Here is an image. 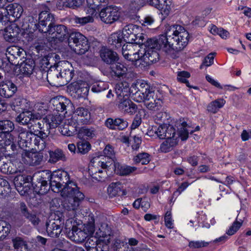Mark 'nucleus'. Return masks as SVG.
<instances>
[{
  "mask_svg": "<svg viewBox=\"0 0 251 251\" xmlns=\"http://www.w3.org/2000/svg\"><path fill=\"white\" fill-rule=\"evenodd\" d=\"M165 34L147 40L143 45L144 52L141 55L139 66L142 64V62L147 65L156 62L159 59L158 50H162L167 54L174 51L172 40L176 43L179 49H183L188 44L189 33L181 25H173L167 26Z\"/></svg>",
  "mask_w": 251,
  "mask_h": 251,
  "instance_id": "1",
  "label": "nucleus"
},
{
  "mask_svg": "<svg viewBox=\"0 0 251 251\" xmlns=\"http://www.w3.org/2000/svg\"><path fill=\"white\" fill-rule=\"evenodd\" d=\"M51 190L55 193L61 192L64 198L62 205L68 211V216L73 218L79 214L80 204L84 198V195L77 184L70 180L68 172L59 170L54 172L51 177Z\"/></svg>",
  "mask_w": 251,
  "mask_h": 251,
  "instance_id": "2",
  "label": "nucleus"
},
{
  "mask_svg": "<svg viewBox=\"0 0 251 251\" xmlns=\"http://www.w3.org/2000/svg\"><path fill=\"white\" fill-rule=\"evenodd\" d=\"M105 157L109 160L102 158V156L94 157L89 163L88 173L92 180L102 181L108 176L107 171L112 164L111 158L114 156L113 149L110 145H107L103 151Z\"/></svg>",
  "mask_w": 251,
  "mask_h": 251,
  "instance_id": "3",
  "label": "nucleus"
},
{
  "mask_svg": "<svg viewBox=\"0 0 251 251\" xmlns=\"http://www.w3.org/2000/svg\"><path fill=\"white\" fill-rule=\"evenodd\" d=\"M87 224L82 225L76 218L69 217L65 224L66 229H71L68 236L72 240L76 243L83 242L87 237L92 236L95 230V220L91 216Z\"/></svg>",
  "mask_w": 251,
  "mask_h": 251,
  "instance_id": "4",
  "label": "nucleus"
},
{
  "mask_svg": "<svg viewBox=\"0 0 251 251\" xmlns=\"http://www.w3.org/2000/svg\"><path fill=\"white\" fill-rule=\"evenodd\" d=\"M140 26L129 24L126 25L122 32H117L112 34L109 38V43L115 48H120L123 41L125 42H143L144 35L141 33Z\"/></svg>",
  "mask_w": 251,
  "mask_h": 251,
  "instance_id": "5",
  "label": "nucleus"
},
{
  "mask_svg": "<svg viewBox=\"0 0 251 251\" xmlns=\"http://www.w3.org/2000/svg\"><path fill=\"white\" fill-rule=\"evenodd\" d=\"M138 88V91L134 93L133 100L134 101L145 102V106L150 110H154L161 105L160 100L154 98V92L148 83L142 82Z\"/></svg>",
  "mask_w": 251,
  "mask_h": 251,
  "instance_id": "6",
  "label": "nucleus"
},
{
  "mask_svg": "<svg viewBox=\"0 0 251 251\" xmlns=\"http://www.w3.org/2000/svg\"><path fill=\"white\" fill-rule=\"evenodd\" d=\"M141 42H126L122 47V52L125 59L134 62L135 65H139L141 55L144 52L143 45Z\"/></svg>",
  "mask_w": 251,
  "mask_h": 251,
  "instance_id": "7",
  "label": "nucleus"
},
{
  "mask_svg": "<svg viewBox=\"0 0 251 251\" xmlns=\"http://www.w3.org/2000/svg\"><path fill=\"white\" fill-rule=\"evenodd\" d=\"M68 40L70 48L76 54H84L89 48L87 38L80 32H72Z\"/></svg>",
  "mask_w": 251,
  "mask_h": 251,
  "instance_id": "8",
  "label": "nucleus"
},
{
  "mask_svg": "<svg viewBox=\"0 0 251 251\" xmlns=\"http://www.w3.org/2000/svg\"><path fill=\"white\" fill-rule=\"evenodd\" d=\"M64 226L63 218L56 215H51L46 223L47 235L53 238L59 237Z\"/></svg>",
  "mask_w": 251,
  "mask_h": 251,
  "instance_id": "9",
  "label": "nucleus"
},
{
  "mask_svg": "<svg viewBox=\"0 0 251 251\" xmlns=\"http://www.w3.org/2000/svg\"><path fill=\"white\" fill-rule=\"evenodd\" d=\"M14 124L10 120L0 121V140L4 141L5 146H10V149L14 150V138L10 133L14 129Z\"/></svg>",
  "mask_w": 251,
  "mask_h": 251,
  "instance_id": "10",
  "label": "nucleus"
},
{
  "mask_svg": "<svg viewBox=\"0 0 251 251\" xmlns=\"http://www.w3.org/2000/svg\"><path fill=\"white\" fill-rule=\"evenodd\" d=\"M61 66L62 68L57 67V70L59 73L56 75L58 79V85L63 86L72 80L75 75V71L73 67L68 61L61 62Z\"/></svg>",
  "mask_w": 251,
  "mask_h": 251,
  "instance_id": "11",
  "label": "nucleus"
},
{
  "mask_svg": "<svg viewBox=\"0 0 251 251\" xmlns=\"http://www.w3.org/2000/svg\"><path fill=\"white\" fill-rule=\"evenodd\" d=\"M121 13L119 8L109 5L102 8L99 13L100 20L106 24H112L119 20Z\"/></svg>",
  "mask_w": 251,
  "mask_h": 251,
  "instance_id": "12",
  "label": "nucleus"
},
{
  "mask_svg": "<svg viewBox=\"0 0 251 251\" xmlns=\"http://www.w3.org/2000/svg\"><path fill=\"white\" fill-rule=\"evenodd\" d=\"M32 180V177L27 175H18L14 178L15 187L21 195L28 194L31 191Z\"/></svg>",
  "mask_w": 251,
  "mask_h": 251,
  "instance_id": "13",
  "label": "nucleus"
},
{
  "mask_svg": "<svg viewBox=\"0 0 251 251\" xmlns=\"http://www.w3.org/2000/svg\"><path fill=\"white\" fill-rule=\"evenodd\" d=\"M141 82H138L136 84H132L131 87L127 82H122L118 83L115 87V92L117 95V99H122L126 97H129L130 93L132 94V99L134 93L138 91L139 84Z\"/></svg>",
  "mask_w": 251,
  "mask_h": 251,
  "instance_id": "14",
  "label": "nucleus"
},
{
  "mask_svg": "<svg viewBox=\"0 0 251 251\" xmlns=\"http://www.w3.org/2000/svg\"><path fill=\"white\" fill-rule=\"evenodd\" d=\"M82 119H80L81 121ZM78 121L79 120L75 116H72L67 121L65 120L63 125H61L59 127L60 132L63 135L71 136L77 133L78 129Z\"/></svg>",
  "mask_w": 251,
  "mask_h": 251,
  "instance_id": "15",
  "label": "nucleus"
},
{
  "mask_svg": "<svg viewBox=\"0 0 251 251\" xmlns=\"http://www.w3.org/2000/svg\"><path fill=\"white\" fill-rule=\"evenodd\" d=\"M59 170L53 171L52 173L48 170L44 171L42 174L41 177L36 184L37 188L35 191L40 195H44L47 193L50 188L51 189V177L54 172Z\"/></svg>",
  "mask_w": 251,
  "mask_h": 251,
  "instance_id": "16",
  "label": "nucleus"
},
{
  "mask_svg": "<svg viewBox=\"0 0 251 251\" xmlns=\"http://www.w3.org/2000/svg\"><path fill=\"white\" fill-rule=\"evenodd\" d=\"M116 105L119 110L125 114L132 115L137 110V106L133 102L129 97L116 99Z\"/></svg>",
  "mask_w": 251,
  "mask_h": 251,
  "instance_id": "17",
  "label": "nucleus"
},
{
  "mask_svg": "<svg viewBox=\"0 0 251 251\" xmlns=\"http://www.w3.org/2000/svg\"><path fill=\"white\" fill-rule=\"evenodd\" d=\"M49 29L46 33L51 35L52 38L62 41L68 37V30L64 25H55L54 23L49 24Z\"/></svg>",
  "mask_w": 251,
  "mask_h": 251,
  "instance_id": "18",
  "label": "nucleus"
},
{
  "mask_svg": "<svg viewBox=\"0 0 251 251\" xmlns=\"http://www.w3.org/2000/svg\"><path fill=\"white\" fill-rule=\"evenodd\" d=\"M18 145L21 148H32V141L35 134L23 127L18 128Z\"/></svg>",
  "mask_w": 251,
  "mask_h": 251,
  "instance_id": "19",
  "label": "nucleus"
},
{
  "mask_svg": "<svg viewBox=\"0 0 251 251\" xmlns=\"http://www.w3.org/2000/svg\"><path fill=\"white\" fill-rule=\"evenodd\" d=\"M54 21L53 15L47 11H42L39 15V22L37 24H35V26L40 32L46 33L49 29V25L47 26L48 23H53Z\"/></svg>",
  "mask_w": 251,
  "mask_h": 251,
  "instance_id": "20",
  "label": "nucleus"
},
{
  "mask_svg": "<svg viewBox=\"0 0 251 251\" xmlns=\"http://www.w3.org/2000/svg\"><path fill=\"white\" fill-rule=\"evenodd\" d=\"M43 159V155L37 152L25 151L22 154V160L26 165H38Z\"/></svg>",
  "mask_w": 251,
  "mask_h": 251,
  "instance_id": "21",
  "label": "nucleus"
},
{
  "mask_svg": "<svg viewBox=\"0 0 251 251\" xmlns=\"http://www.w3.org/2000/svg\"><path fill=\"white\" fill-rule=\"evenodd\" d=\"M107 191L110 198L126 196L127 194L124 184L119 181L111 183L107 187Z\"/></svg>",
  "mask_w": 251,
  "mask_h": 251,
  "instance_id": "22",
  "label": "nucleus"
},
{
  "mask_svg": "<svg viewBox=\"0 0 251 251\" xmlns=\"http://www.w3.org/2000/svg\"><path fill=\"white\" fill-rule=\"evenodd\" d=\"M64 119L63 115L54 112L53 114L48 115L44 118V121L47 128H53L57 127L63 122Z\"/></svg>",
  "mask_w": 251,
  "mask_h": 251,
  "instance_id": "23",
  "label": "nucleus"
},
{
  "mask_svg": "<svg viewBox=\"0 0 251 251\" xmlns=\"http://www.w3.org/2000/svg\"><path fill=\"white\" fill-rule=\"evenodd\" d=\"M179 133L170 137L165 138L166 140L160 145L159 150L162 152H168L178 144L179 141Z\"/></svg>",
  "mask_w": 251,
  "mask_h": 251,
  "instance_id": "24",
  "label": "nucleus"
},
{
  "mask_svg": "<svg viewBox=\"0 0 251 251\" xmlns=\"http://www.w3.org/2000/svg\"><path fill=\"white\" fill-rule=\"evenodd\" d=\"M50 103L53 106L54 110L57 112H63L66 110L69 104H71V101L63 97L58 96L52 98Z\"/></svg>",
  "mask_w": 251,
  "mask_h": 251,
  "instance_id": "25",
  "label": "nucleus"
},
{
  "mask_svg": "<svg viewBox=\"0 0 251 251\" xmlns=\"http://www.w3.org/2000/svg\"><path fill=\"white\" fill-rule=\"evenodd\" d=\"M105 124L108 128L111 129L123 130L128 126L127 122L121 118H108Z\"/></svg>",
  "mask_w": 251,
  "mask_h": 251,
  "instance_id": "26",
  "label": "nucleus"
},
{
  "mask_svg": "<svg viewBox=\"0 0 251 251\" xmlns=\"http://www.w3.org/2000/svg\"><path fill=\"white\" fill-rule=\"evenodd\" d=\"M111 234V228L106 223H102L96 233L99 240L105 243L110 242Z\"/></svg>",
  "mask_w": 251,
  "mask_h": 251,
  "instance_id": "27",
  "label": "nucleus"
},
{
  "mask_svg": "<svg viewBox=\"0 0 251 251\" xmlns=\"http://www.w3.org/2000/svg\"><path fill=\"white\" fill-rule=\"evenodd\" d=\"M200 126H197L195 129H193L190 126L185 122H182L178 127L179 136L181 140H186L189 136V134H192L195 131L200 130Z\"/></svg>",
  "mask_w": 251,
  "mask_h": 251,
  "instance_id": "28",
  "label": "nucleus"
},
{
  "mask_svg": "<svg viewBox=\"0 0 251 251\" xmlns=\"http://www.w3.org/2000/svg\"><path fill=\"white\" fill-rule=\"evenodd\" d=\"M106 0H86V7L85 8L87 14L91 15H96L98 11L101 7L102 3L105 2Z\"/></svg>",
  "mask_w": 251,
  "mask_h": 251,
  "instance_id": "29",
  "label": "nucleus"
},
{
  "mask_svg": "<svg viewBox=\"0 0 251 251\" xmlns=\"http://www.w3.org/2000/svg\"><path fill=\"white\" fill-rule=\"evenodd\" d=\"M12 106L15 110L21 109L24 111L30 110L32 107V103L25 99L19 97L14 100Z\"/></svg>",
  "mask_w": 251,
  "mask_h": 251,
  "instance_id": "30",
  "label": "nucleus"
},
{
  "mask_svg": "<svg viewBox=\"0 0 251 251\" xmlns=\"http://www.w3.org/2000/svg\"><path fill=\"white\" fill-rule=\"evenodd\" d=\"M155 133L160 139H165L174 135H177L175 129L173 126L167 127L165 125H160L155 131Z\"/></svg>",
  "mask_w": 251,
  "mask_h": 251,
  "instance_id": "31",
  "label": "nucleus"
},
{
  "mask_svg": "<svg viewBox=\"0 0 251 251\" xmlns=\"http://www.w3.org/2000/svg\"><path fill=\"white\" fill-rule=\"evenodd\" d=\"M100 56L102 60L107 64H112L117 60V53L106 48H102L100 51Z\"/></svg>",
  "mask_w": 251,
  "mask_h": 251,
  "instance_id": "32",
  "label": "nucleus"
},
{
  "mask_svg": "<svg viewBox=\"0 0 251 251\" xmlns=\"http://www.w3.org/2000/svg\"><path fill=\"white\" fill-rule=\"evenodd\" d=\"M17 91V87L11 82L0 85V95L5 98L12 97Z\"/></svg>",
  "mask_w": 251,
  "mask_h": 251,
  "instance_id": "33",
  "label": "nucleus"
},
{
  "mask_svg": "<svg viewBox=\"0 0 251 251\" xmlns=\"http://www.w3.org/2000/svg\"><path fill=\"white\" fill-rule=\"evenodd\" d=\"M49 106L47 103L39 102L34 104L32 113H33L35 119L38 120L47 114Z\"/></svg>",
  "mask_w": 251,
  "mask_h": 251,
  "instance_id": "34",
  "label": "nucleus"
},
{
  "mask_svg": "<svg viewBox=\"0 0 251 251\" xmlns=\"http://www.w3.org/2000/svg\"><path fill=\"white\" fill-rule=\"evenodd\" d=\"M77 129L76 134L78 138L82 140H89L96 136V130L93 127H82Z\"/></svg>",
  "mask_w": 251,
  "mask_h": 251,
  "instance_id": "35",
  "label": "nucleus"
},
{
  "mask_svg": "<svg viewBox=\"0 0 251 251\" xmlns=\"http://www.w3.org/2000/svg\"><path fill=\"white\" fill-rule=\"evenodd\" d=\"M7 14L16 19H19L23 12L22 6L18 3H13L8 4L5 8Z\"/></svg>",
  "mask_w": 251,
  "mask_h": 251,
  "instance_id": "36",
  "label": "nucleus"
},
{
  "mask_svg": "<svg viewBox=\"0 0 251 251\" xmlns=\"http://www.w3.org/2000/svg\"><path fill=\"white\" fill-rule=\"evenodd\" d=\"M34 120V114L30 110L22 111L16 118V122L23 125H27Z\"/></svg>",
  "mask_w": 251,
  "mask_h": 251,
  "instance_id": "37",
  "label": "nucleus"
},
{
  "mask_svg": "<svg viewBox=\"0 0 251 251\" xmlns=\"http://www.w3.org/2000/svg\"><path fill=\"white\" fill-rule=\"evenodd\" d=\"M111 70L117 77L123 76L126 75L127 69L123 64L120 63H112L111 66Z\"/></svg>",
  "mask_w": 251,
  "mask_h": 251,
  "instance_id": "38",
  "label": "nucleus"
},
{
  "mask_svg": "<svg viewBox=\"0 0 251 251\" xmlns=\"http://www.w3.org/2000/svg\"><path fill=\"white\" fill-rule=\"evenodd\" d=\"M83 0H59L57 6L60 8L64 7H78L82 4Z\"/></svg>",
  "mask_w": 251,
  "mask_h": 251,
  "instance_id": "39",
  "label": "nucleus"
},
{
  "mask_svg": "<svg viewBox=\"0 0 251 251\" xmlns=\"http://www.w3.org/2000/svg\"><path fill=\"white\" fill-rule=\"evenodd\" d=\"M137 169L135 167L127 166L126 165H118L115 166V171L120 176H127L134 172Z\"/></svg>",
  "mask_w": 251,
  "mask_h": 251,
  "instance_id": "40",
  "label": "nucleus"
},
{
  "mask_svg": "<svg viewBox=\"0 0 251 251\" xmlns=\"http://www.w3.org/2000/svg\"><path fill=\"white\" fill-rule=\"evenodd\" d=\"M5 161L3 160V158H0V170L4 174H13L15 173L14 168H12L13 164L9 162L5 158Z\"/></svg>",
  "mask_w": 251,
  "mask_h": 251,
  "instance_id": "41",
  "label": "nucleus"
},
{
  "mask_svg": "<svg viewBox=\"0 0 251 251\" xmlns=\"http://www.w3.org/2000/svg\"><path fill=\"white\" fill-rule=\"evenodd\" d=\"M89 112L88 110L84 107H78L76 108L74 112V115L73 116H75L77 118L78 120L82 119L81 121H78V126L79 125V123H85L86 121H84L82 117L85 118V120H88L89 117Z\"/></svg>",
  "mask_w": 251,
  "mask_h": 251,
  "instance_id": "42",
  "label": "nucleus"
},
{
  "mask_svg": "<svg viewBox=\"0 0 251 251\" xmlns=\"http://www.w3.org/2000/svg\"><path fill=\"white\" fill-rule=\"evenodd\" d=\"M32 149H34L36 152H40L43 151L46 147V142L44 139L40 137H36L35 135V137L32 141Z\"/></svg>",
  "mask_w": 251,
  "mask_h": 251,
  "instance_id": "43",
  "label": "nucleus"
},
{
  "mask_svg": "<svg viewBox=\"0 0 251 251\" xmlns=\"http://www.w3.org/2000/svg\"><path fill=\"white\" fill-rule=\"evenodd\" d=\"M206 80L211 83L212 85L217 87L219 89H224L226 90L232 91H234L237 89V88L230 85H226L223 87L219 82H218L217 80H215L210 75H207L205 76Z\"/></svg>",
  "mask_w": 251,
  "mask_h": 251,
  "instance_id": "44",
  "label": "nucleus"
},
{
  "mask_svg": "<svg viewBox=\"0 0 251 251\" xmlns=\"http://www.w3.org/2000/svg\"><path fill=\"white\" fill-rule=\"evenodd\" d=\"M158 1L160 7L156 8L160 10L162 14L165 16H168L171 9V0H159Z\"/></svg>",
  "mask_w": 251,
  "mask_h": 251,
  "instance_id": "45",
  "label": "nucleus"
},
{
  "mask_svg": "<svg viewBox=\"0 0 251 251\" xmlns=\"http://www.w3.org/2000/svg\"><path fill=\"white\" fill-rule=\"evenodd\" d=\"M150 160V155L146 152L138 153L133 158V161L136 164L141 163L142 165L148 164Z\"/></svg>",
  "mask_w": 251,
  "mask_h": 251,
  "instance_id": "46",
  "label": "nucleus"
},
{
  "mask_svg": "<svg viewBox=\"0 0 251 251\" xmlns=\"http://www.w3.org/2000/svg\"><path fill=\"white\" fill-rule=\"evenodd\" d=\"M177 80L178 81L186 84L188 87L191 88L187 79L191 76L190 73L185 71L177 72Z\"/></svg>",
  "mask_w": 251,
  "mask_h": 251,
  "instance_id": "47",
  "label": "nucleus"
},
{
  "mask_svg": "<svg viewBox=\"0 0 251 251\" xmlns=\"http://www.w3.org/2000/svg\"><path fill=\"white\" fill-rule=\"evenodd\" d=\"M65 157L61 150H57L54 151L50 152L49 161L51 163H56L59 160H64Z\"/></svg>",
  "mask_w": 251,
  "mask_h": 251,
  "instance_id": "48",
  "label": "nucleus"
},
{
  "mask_svg": "<svg viewBox=\"0 0 251 251\" xmlns=\"http://www.w3.org/2000/svg\"><path fill=\"white\" fill-rule=\"evenodd\" d=\"M243 221L240 219L239 221L236 219L232 224V225L226 230V233L229 236L234 234L243 225Z\"/></svg>",
  "mask_w": 251,
  "mask_h": 251,
  "instance_id": "49",
  "label": "nucleus"
},
{
  "mask_svg": "<svg viewBox=\"0 0 251 251\" xmlns=\"http://www.w3.org/2000/svg\"><path fill=\"white\" fill-rule=\"evenodd\" d=\"M11 225L5 221L0 222V240L4 239L9 233Z\"/></svg>",
  "mask_w": 251,
  "mask_h": 251,
  "instance_id": "50",
  "label": "nucleus"
},
{
  "mask_svg": "<svg viewBox=\"0 0 251 251\" xmlns=\"http://www.w3.org/2000/svg\"><path fill=\"white\" fill-rule=\"evenodd\" d=\"M91 149L90 143L84 140L77 143V151L81 154L87 153Z\"/></svg>",
  "mask_w": 251,
  "mask_h": 251,
  "instance_id": "51",
  "label": "nucleus"
},
{
  "mask_svg": "<svg viewBox=\"0 0 251 251\" xmlns=\"http://www.w3.org/2000/svg\"><path fill=\"white\" fill-rule=\"evenodd\" d=\"M89 14L88 16L83 17H75V22L76 24H79L81 25H85L86 24L92 23L94 22L93 16Z\"/></svg>",
  "mask_w": 251,
  "mask_h": 251,
  "instance_id": "52",
  "label": "nucleus"
},
{
  "mask_svg": "<svg viewBox=\"0 0 251 251\" xmlns=\"http://www.w3.org/2000/svg\"><path fill=\"white\" fill-rule=\"evenodd\" d=\"M108 88V84L103 82L99 81L94 83L91 88L93 92L99 93Z\"/></svg>",
  "mask_w": 251,
  "mask_h": 251,
  "instance_id": "53",
  "label": "nucleus"
},
{
  "mask_svg": "<svg viewBox=\"0 0 251 251\" xmlns=\"http://www.w3.org/2000/svg\"><path fill=\"white\" fill-rule=\"evenodd\" d=\"M209 242L202 240L190 241L189 242L188 246L191 249H199L207 247L209 245Z\"/></svg>",
  "mask_w": 251,
  "mask_h": 251,
  "instance_id": "54",
  "label": "nucleus"
},
{
  "mask_svg": "<svg viewBox=\"0 0 251 251\" xmlns=\"http://www.w3.org/2000/svg\"><path fill=\"white\" fill-rule=\"evenodd\" d=\"M215 53L211 52L208 54L203 60L202 63L200 66V69H202L203 66L209 67L214 63V59Z\"/></svg>",
  "mask_w": 251,
  "mask_h": 251,
  "instance_id": "55",
  "label": "nucleus"
},
{
  "mask_svg": "<svg viewBox=\"0 0 251 251\" xmlns=\"http://www.w3.org/2000/svg\"><path fill=\"white\" fill-rule=\"evenodd\" d=\"M34 66L27 63L22 64L21 65L20 71L25 75H28L32 73Z\"/></svg>",
  "mask_w": 251,
  "mask_h": 251,
  "instance_id": "56",
  "label": "nucleus"
},
{
  "mask_svg": "<svg viewBox=\"0 0 251 251\" xmlns=\"http://www.w3.org/2000/svg\"><path fill=\"white\" fill-rule=\"evenodd\" d=\"M16 36L17 32H14L11 27H7L5 28L4 37L6 40L9 42L13 41Z\"/></svg>",
  "mask_w": 251,
  "mask_h": 251,
  "instance_id": "57",
  "label": "nucleus"
},
{
  "mask_svg": "<svg viewBox=\"0 0 251 251\" xmlns=\"http://www.w3.org/2000/svg\"><path fill=\"white\" fill-rule=\"evenodd\" d=\"M164 222L166 226L170 229L174 227V220L172 217V213L170 211H167L164 216Z\"/></svg>",
  "mask_w": 251,
  "mask_h": 251,
  "instance_id": "58",
  "label": "nucleus"
},
{
  "mask_svg": "<svg viewBox=\"0 0 251 251\" xmlns=\"http://www.w3.org/2000/svg\"><path fill=\"white\" fill-rule=\"evenodd\" d=\"M146 1V0H132L130 7L132 10H138L145 4Z\"/></svg>",
  "mask_w": 251,
  "mask_h": 251,
  "instance_id": "59",
  "label": "nucleus"
},
{
  "mask_svg": "<svg viewBox=\"0 0 251 251\" xmlns=\"http://www.w3.org/2000/svg\"><path fill=\"white\" fill-rule=\"evenodd\" d=\"M99 241V238L95 237H91L88 239L85 243V247L86 249L94 247L97 245Z\"/></svg>",
  "mask_w": 251,
  "mask_h": 251,
  "instance_id": "60",
  "label": "nucleus"
},
{
  "mask_svg": "<svg viewBox=\"0 0 251 251\" xmlns=\"http://www.w3.org/2000/svg\"><path fill=\"white\" fill-rule=\"evenodd\" d=\"M130 137L133 138V142L132 143L131 146L132 150L137 151L139 149L142 142L141 138L136 136H134L133 137L131 136Z\"/></svg>",
  "mask_w": 251,
  "mask_h": 251,
  "instance_id": "61",
  "label": "nucleus"
},
{
  "mask_svg": "<svg viewBox=\"0 0 251 251\" xmlns=\"http://www.w3.org/2000/svg\"><path fill=\"white\" fill-rule=\"evenodd\" d=\"M12 242L15 249H19L25 245V241L21 237H19L13 238Z\"/></svg>",
  "mask_w": 251,
  "mask_h": 251,
  "instance_id": "62",
  "label": "nucleus"
},
{
  "mask_svg": "<svg viewBox=\"0 0 251 251\" xmlns=\"http://www.w3.org/2000/svg\"><path fill=\"white\" fill-rule=\"evenodd\" d=\"M190 185L187 182H184L181 184L178 187L173 194L174 196H177L179 195L183 191H184Z\"/></svg>",
  "mask_w": 251,
  "mask_h": 251,
  "instance_id": "63",
  "label": "nucleus"
},
{
  "mask_svg": "<svg viewBox=\"0 0 251 251\" xmlns=\"http://www.w3.org/2000/svg\"><path fill=\"white\" fill-rule=\"evenodd\" d=\"M25 217L28 219L34 226L38 225L39 223L40 220L35 214L29 213Z\"/></svg>",
  "mask_w": 251,
  "mask_h": 251,
  "instance_id": "64",
  "label": "nucleus"
}]
</instances>
